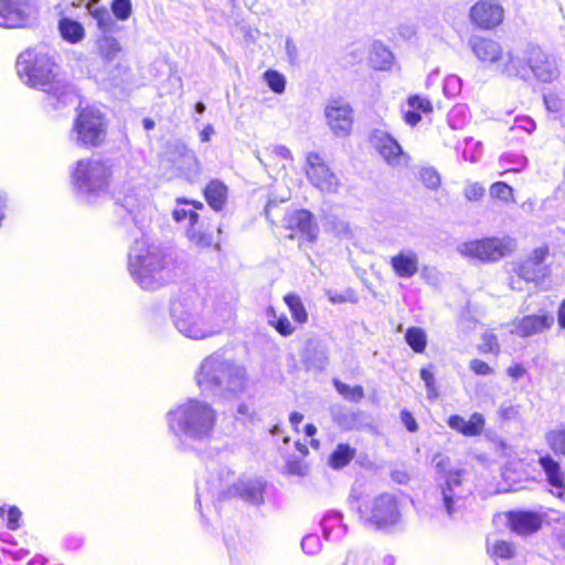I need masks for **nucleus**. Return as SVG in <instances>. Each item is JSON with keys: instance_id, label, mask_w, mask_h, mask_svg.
Instances as JSON below:
<instances>
[{"instance_id": "f257e3e1", "label": "nucleus", "mask_w": 565, "mask_h": 565, "mask_svg": "<svg viewBox=\"0 0 565 565\" xmlns=\"http://www.w3.org/2000/svg\"><path fill=\"white\" fill-rule=\"evenodd\" d=\"M170 317L174 328L185 338L204 340L220 334L234 320L232 302L207 305L193 288L181 290L171 301Z\"/></svg>"}, {"instance_id": "f03ea898", "label": "nucleus", "mask_w": 565, "mask_h": 565, "mask_svg": "<svg viewBox=\"0 0 565 565\" xmlns=\"http://www.w3.org/2000/svg\"><path fill=\"white\" fill-rule=\"evenodd\" d=\"M17 73L29 87L46 95L47 105L60 109L74 104L78 97L75 87L58 73V67L47 53L28 49L17 60Z\"/></svg>"}, {"instance_id": "7ed1b4c3", "label": "nucleus", "mask_w": 565, "mask_h": 565, "mask_svg": "<svg viewBox=\"0 0 565 565\" xmlns=\"http://www.w3.org/2000/svg\"><path fill=\"white\" fill-rule=\"evenodd\" d=\"M436 469V487L426 495V513L433 519H456L466 508L472 489L463 469L452 467L450 459L436 454L433 457Z\"/></svg>"}, {"instance_id": "20e7f679", "label": "nucleus", "mask_w": 565, "mask_h": 565, "mask_svg": "<svg viewBox=\"0 0 565 565\" xmlns=\"http://www.w3.org/2000/svg\"><path fill=\"white\" fill-rule=\"evenodd\" d=\"M169 433L182 445L204 444L213 438L217 412L207 402L188 398L166 415Z\"/></svg>"}, {"instance_id": "39448f33", "label": "nucleus", "mask_w": 565, "mask_h": 565, "mask_svg": "<svg viewBox=\"0 0 565 565\" xmlns=\"http://www.w3.org/2000/svg\"><path fill=\"white\" fill-rule=\"evenodd\" d=\"M195 382L203 392L236 396L245 391L247 379L243 366L215 352L202 361Z\"/></svg>"}, {"instance_id": "423d86ee", "label": "nucleus", "mask_w": 565, "mask_h": 565, "mask_svg": "<svg viewBox=\"0 0 565 565\" xmlns=\"http://www.w3.org/2000/svg\"><path fill=\"white\" fill-rule=\"evenodd\" d=\"M128 269L145 290H154L171 279L167 255L148 239H136L128 255Z\"/></svg>"}, {"instance_id": "0eeeda50", "label": "nucleus", "mask_w": 565, "mask_h": 565, "mask_svg": "<svg viewBox=\"0 0 565 565\" xmlns=\"http://www.w3.org/2000/svg\"><path fill=\"white\" fill-rule=\"evenodd\" d=\"M115 175V167L109 160L86 158L77 160L70 170L74 194L87 202L106 195Z\"/></svg>"}, {"instance_id": "6e6552de", "label": "nucleus", "mask_w": 565, "mask_h": 565, "mask_svg": "<svg viewBox=\"0 0 565 565\" xmlns=\"http://www.w3.org/2000/svg\"><path fill=\"white\" fill-rule=\"evenodd\" d=\"M358 513L365 526L375 530H388L402 522L399 502L395 494L388 492L362 499Z\"/></svg>"}, {"instance_id": "1a4fd4ad", "label": "nucleus", "mask_w": 565, "mask_h": 565, "mask_svg": "<svg viewBox=\"0 0 565 565\" xmlns=\"http://www.w3.org/2000/svg\"><path fill=\"white\" fill-rule=\"evenodd\" d=\"M232 471L221 468L217 478L206 480V491L218 499L238 497L245 502L259 504L263 502L264 483L258 479H239L231 483Z\"/></svg>"}, {"instance_id": "9d476101", "label": "nucleus", "mask_w": 565, "mask_h": 565, "mask_svg": "<svg viewBox=\"0 0 565 565\" xmlns=\"http://www.w3.org/2000/svg\"><path fill=\"white\" fill-rule=\"evenodd\" d=\"M516 248V241L510 236H493L465 242L458 246L463 257L482 263H494L510 255Z\"/></svg>"}, {"instance_id": "9b49d317", "label": "nucleus", "mask_w": 565, "mask_h": 565, "mask_svg": "<svg viewBox=\"0 0 565 565\" xmlns=\"http://www.w3.org/2000/svg\"><path fill=\"white\" fill-rule=\"evenodd\" d=\"M74 142L79 147L96 148L106 138V122L103 114L95 108H83L73 125Z\"/></svg>"}, {"instance_id": "f8f14e48", "label": "nucleus", "mask_w": 565, "mask_h": 565, "mask_svg": "<svg viewBox=\"0 0 565 565\" xmlns=\"http://www.w3.org/2000/svg\"><path fill=\"white\" fill-rule=\"evenodd\" d=\"M35 0H0V26L23 28L35 19Z\"/></svg>"}, {"instance_id": "ddd939ff", "label": "nucleus", "mask_w": 565, "mask_h": 565, "mask_svg": "<svg viewBox=\"0 0 565 565\" xmlns=\"http://www.w3.org/2000/svg\"><path fill=\"white\" fill-rule=\"evenodd\" d=\"M306 175L309 182L322 192L335 193L340 186L338 177L330 170L318 152L306 157Z\"/></svg>"}, {"instance_id": "4468645a", "label": "nucleus", "mask_w": 565, "mask_h": 565, "mask_svg": "<svg viewBox=\"0 0 565 565\" xmlns=\"http://www.w3.org/2000/svg\"><path fill=\"white\" fill-rule=\"evenodd\" d=\"M169 161L174 166L178 175L190 183L199 181L202 174V164L195 152L186 145L182 142L174 143L169 153Z\"/></svg>"}, {"instance_id": "2eb2a0df", "label": "nucleus", "mask_w": 565, "mask_h": 565, "mask_svg": "<svg viewBox=\"0 0 565 565\" xmlns=\"http://www.w3.org/2000/svg\"><path fill=\"white\" fill-rule=\"evenodd\" d=\"M527 73L542 83H551L559 75L556 60L537 46H531L525 51Z\"/></svg>"}, {"instance_id": "dca6fc26", "label": "nucleus", "mask_w": 565, "mask_h": 565, "mask_svg": "<svg viewBox=\"0 0 565 565\" xmlns=\"http://www.w3.org/2000/svg\"><path fill=\"white\" fill-rule=\"evenodd\" d=\"M547 255V247H537L526 259L513 264L512 271L524 279L525 282L539 284L543 281L548 274V268L544 264Z\"/></svg>"}, {"instance_id": "f3484780", "label": "nucleus", "mask_w": 565, "mask_h": 565, "mask_svg": "<svg viewBox=\"0 0 565 565\" xmlns=\"http://www.w3.org/2000/svg\"><path fill=\"white\" fill-rule=\"evenodd\" d=\"M504 10L497 0H479L470 9V19L480 29L490 30L502 23Z\"/></svg>"}, {"instance_id": "a211bd4d", "label": "nucleus", "mask_w": 565, "mask_h": 565, "mask_svg": "<svg viewBox=\"0 0 565 565\" xmlns=\"http://www.w3.org/2000/svg\"><path fill=\"white\" fill-rule=\"evenodd\" d=\"M370 141L381 157L391 166L401 164L406 157L401 145L385 131L380 129L374 130L371 134Z\"/></svg>"}, {"instance_id": "6ab92c4d", "label": "nucleus", "mask_w": 565, "mask_h": 565, "mask_svg": "<svg viewBox=\"0 0 565 565\" xmlns=\"http://www.w3.org/2000/svg\"><path fill=\"white\" fill-rule=\"evenodd\" d=\"M507 519L510 530L522 536L537 532L543 523L542 515L533 511H510Z\"/></svg>"}, {"instance_id": "aec40b11", "label": "nucleus", "mask_w": 565, "mask_h": 565, "mask_svg": "<svg viewBox=\"0 0 565 565\" xmlns=\"http://www.w3.org/2000/svg\"><path fill=\"white\" fill-rule=\"evenodd\" d=\"M554 323V316L530 315L513 321L512 332L522 338H527L548 330Z\"/></svg>"}, {"instance_id": "412c9836", "label": "nucleus", "mask_w": 565, "mask_h": 565, "mask_svg": "<svg viewBox=\"0 0 565 565\" xmlns=\"http://www.w3.org/2000/svg\"><path fill=\"white\" fill-rule=\"evenodd\" d=\"M326 117L335 135H348L352 127V109L348 104L334 100L326 108Z\"/></svg>"}, {"instance_id": "4be33fe9", "label": "nucleus", "mask_w": 565, "mask_h": 565, "mask_svg": "<svg viewBox=\"0 0 565 565\" xmlns=\"http://www.w3.org/2000/svg\"><path fill=\"white\" fill-rule=\"evenodd\" d=\"M539 465L552 488L551 492L557 498H562L565 492V472L562 470L559 462L550 455H545L540 457Z\"/></svg>"}, {"instance_id": "5701e85b", "label": "nucleus", "mask_w": 565, "mask_h": 565, "mask_svg": "<svg viewBox=\"0 0 565 565\" xmlns=\"http://www.w3.org/2000/svg\"><path fill=\"white\" fill-rule=\"evenodd\" d=\"M390 265L398 278L409 279L418 273L419 258L415 250L402 249L391 257Z\"/></svg>"}, {"instance_id": "b1692460", "label": "nucleus", "mask_w": 565, "mask_h": 565, "mask_svg": "<svg viewBox=\"0 0 565 565\" xmlns=\"http://www.w3.org/2000/svg\"><path fill=\"white\" fill-rule=\"evenodd\" d=\"M448 426L466 437L480 436L486 426L484 416L480 413H473L467 420L460 415H451L447 419Z\"/></svg>"}, {"instance_id": "393cba45", "label": "nucleus", "mask_w": 565, "mask_h": 565, "mask_svg": "<svg viewBox=\"0 0 565 565\" xmlns=\"http://www.w3.org/2000/svg\"><path fill=\"white\" fill-rule=\"evenodd\" d=\"M320 526L327 542H340L348 533V525L343 522V515L338 511L327 512L321 519Z\"/></svg>"}, {"instance_id": "a878e982", "label": "nucleus", "mask_w": 565, "mask_h": 565, "mask_svg": "<svg viewBox=\"0 0 565 565\" xmlns=\"http://www.w3.org/2000/svg\"><path fill=\"white\" fill-rule=\"evenodd\" d=\"M471 49L479 61L488 64H500L503 58L501 45L490 39H475L471 41Z\"/></svg>"}, {"instance_id": "bb28decb", "label": "nucleus", "mask_w": 565, "mask_h": 565, "mask_svg": "<svg viewBox=\"0 0 565 565\" xmlns=\"http://www.w3.org/2000/svg\"><path fill=\"white\" fill-rule=\"evenodd\" d=\"M285 225L291 231H297L309 241L317 234V226L313 223L312 214L306 210L295 211L285 218Z\"/></svg>"}, {"instance_id": "cd10ccee", "label": "nucleus", "mask_w": 565, "mask_h": 565, "mask_svg": "<svg viewBox=\"0 0 565 565\" xmlns=\"http://www.w3.org/2000/svg\"><path fill=\"white\" fill-rule=\"evenodd\" d=\"M527 67L525 55L521 58L513 55L511 52L505 53L500 64H498V70L502 74L509 77H520L522 79L527 78Z\"/></svg>"}, {"instance_id": "c85d7f7f", "label": "nucleus", "mask_w": 565, "mask_h": 565, "mask_svg": "<svg viewBox=\"0 0 565 565\" xmlns=\"http://www.w3.org/2000/svg\"><path fill=\"white\" fill-rule=\"evenodd\" d=\"M228 195L227 186L218 179L211 180L205 189L204 196L209 205L214 211H222L226 204Z\"/></svg>"}, {"instance_id": "c756f323", "label": "nucleus", "mask_w": 565, "mask_h": 565, "mask_svg": "<svg viewBox=\"0 0 565 565\" xmlns=\"http://www.w3.org/2000/svg\"><path fill=\"white\" fill-rule=\"evenodd\" d=\"M98 1H89L87 9L89 14L96 20L99 30L105 34L117 32L118 25L109 11L105 7H98Z\"/></svg>"}, {"instance_id": "7c9ffc66", "label": "nucleus", "mask_w": 565, "mask_h": 565, "mask_svg": "<svg viewBox=\"0 0 565 565\" xmlns=\"http://www.w3.org/2000/svg\"><path fill=\"white\" fill-rule=\"evenodd\" d=\"M194 209H203V203L189 201L185 199H178L177 205L172 213L173 218L179 223L186 221L189 226L196 224L199 214L194 211Z\"/></svg>"}, {"instance_id": "2f4dec72", "label": "nucleus", "mask_w": 565, "mask_h": 565, "mask_svg": "<svg viewBox=\"0 0 565 565\" xmlns=\"http://www.w3.org/2000/svg\"><path fill=\"white\" fill-rule=\"evenodd\" d=\"M97 47L102 58L108 63L115 62L121 52L118 40L109 34L102 35L98 39Z\"/></svg>"}, {"instance_id": "473e14b6", "label": "nucleus", "mask_w": 565, "mask_h": 565, "mask_svg": "<svg viewBox=\"0 0 565 565\" xmlns=\"http://www.w3.org/2000/svg\"><path fill=\"white\" fill-rule=\"evenodd\" d=\"M58 29L64 40L71 43H77L84 39V26L70 18H63L58 22Z\"/></svg>"}, {"instance_id": "72a5a7b5", "label": "nucleus", "mask_w": 565, "mask_h": 565, "mask_svg": "<svg viewBox=\"0 0 565 565\" xmlns=\"http://www.w3.org/2000/svg\"><path fill=\"white\" fill-rule=\"evenodd\" d=\"M356 450L348 444H339L329 457V465L333 469H342L355 457Z\"/></svg>"}, {"instance_id": "f704fd0d", "label": "nucleus", "mask_w": 565, "mask_h": 565, "mask_svg": "<svg viewBox=\"0 0 565 565\" xmlns=\"http://www.w3.org/2000/svg\"><path fill=\"white\" fill-rule=\"evenodd\" d=\"M370 63L375 70L384 71L393 63L392 52L381 43H374L370 53Z\"/></svg>"}, {"instance_id": "c9c22d12", "label": "nucleus", "mask_w": 565, "mask_h": 565, "mask_svg": "<svg viewBox=\"0 0 565 565\" xmlns=\"http://www.w3.org/2000/svg\"><path fill=\"white\" fill-rule=\"evenodd\" d=\"M487 552L492 558L510 559L515 554L514 545L504 540H487Z\"/></svg>"}, {"instance_id": "e433bc0d", "label": "nucleus", "mask_w": 565, "mask_h": 565, "mask_svg": "<svg viewBox=\"0 0 565 565\" xmlns=\"http://www.w3.org/2000/svg\"><path fill=\"white\" fill-rule=\"evenodd\" d=\"M116 202L127 211V213L134 215L141 206H143L145 198L132 189L122 195L116 196Z\"/></svg>"}, {"instance_id": "4c0bfd02", "label": "nucleus", "mask_w": 565, "mask_h": 565, "mask_svg": "<svg viewBox=\"0 0 565 565\" xmlns=\"http://www.w3.org/2000/svg\"><path fill=\"white\" fill-rule=\"evenodd\" d=\"M499 163L505 172H519L527 166V158L518 152H505L501 154Z\"/></svg>"}, {"instance_id": "58836bf2", "label": "nucleus", "mask_w": 565, "mask_h": 565, "mask_svg": "<svg viewBox=\"0 0 565 565\" xmlns=\"http://www.w3.org/2000/svg\"><path fill=\"white\" fill-rule=\"evenodd\" d=\"M284 300L296 322L301 324L307 322L308 313L299 296L288 294L284 297Z\"/></svg>"}, {"instance_id": "ea45409f", "label": "nucleus", "mask_w": 565, "mask_h": 565, "mask_svg": "<svg viewBox=\"0 0 565 565\" xmlns=\"http://www.w3.org/2000/svg\"><path fill=\"white\" fill-rule=\"evenodd\" d=\"M406 343L416 353H423L427 345V337L425 331L418 327L408 328L405 333Z\"/></svg>"}, {"instance_id": "a19ab883", "label": "nucleus", "mask_w": 565, "mask_h": 565, "mask_svg": "<svg viewBox=\"0 0 565 565\" xmlns=\"http://www.w3.org/2000/svg\"><path fill=\"white\" fill-rule=\"evenodd\" d=\"M458 150L461 151L462 159L469 162H477L482 156L481 142L475 141L472 138H466L463 146H458Z\"/></svg>"}, {"instance_id": "79ce46f5", "label": "nucleus", "mask_w": 565, "mask_h": 565, "mask_svg": "<svg viewBox=\"0 0 565 565\" xmlns=\"http://www.w3.org/2000/svg\"><path fill=\"white\" fill-rule=\"evenodd\" d=\"M186 237L199 248H206L212 245L213 236L211 233L201 231L196 224H192L186 228Z\"/></svg>"}, {"instance_id": "37998d69", "label": "nucleus", "mask_w": 565, "mask_h": 565, "mask_svg": "<svg viewBox=\"0 0 565 565\" xmlns=\"http://www.w3.org/2000/svg\"><path fill=\"white\" fill-rule=\"evenodd\" d=\"M333 385L337 392L342 395L345 399L351 402H359L364 396V390L360 385L350 386L342 383L340 380H333Z\"/></svg>"}, {"instance_id": "c03bdc74", "label": "nucleus", "mask_w": 565, "mask_h": 565, "mask_svg": "<svg viewBox=\"0 0 565 565\" xmlns=\"http://www.w3.org/2000/svg\"><path fill=\"white\" fill-rule=\"evenodd\" d=\"M264 79L276 94H282L286 88V78L277 71L269 70L264 73Z\"/></svg>"}, {"instance_id": "a18cd8bd", "label": "nucleus", "mask_w": 565, "mask_h": 565, "mask_svg": "<svg viewBox=\"0 0 565 565\" xmlns=\"http://www.w3.org/2000/svg\"><path fill=\"white\" fill-rule=\"evenodd\" d=\"M303 553L310 556L318 555L322 550V543L318 534H307L301 540Z\"/></svg>"}, {"instance_id": "49530a36", "label": "nucleus", "mask_w": 565, "mask_h": 565, "mask_svg": "<svg viewBox=\"0 0 565 565\" xmlns=\"http://www.w3.org/2000/svg\"><path fill=\"white\" fill-rule=\"evenodd\" d=\"M490 195L504 203L513 202V189L504 182H495L490 186Z\"/></svg>"}, {"instance_id": "de8ad7c7", "label": "nucleus", "mask_w": 565, "mask_h": 565, "mask_svg": "<svg viewBox=\"0 0 565 565\" xmlns=\"http://www.w3.org/2000/svg\"><path fill=\"white\" fill-rule=\"evenodd\" d=\"M548 446L558 454L565 456V429L552 430L546 435Z\"/></svg>"}, {"instance_id": "09e8293b", "label": "nucleus", "mask_w": 565, "mask_h": 565, "mask_svg": "<svg viewBox=\"0 0 565 565\" xmlns=\"http://www.w3.org/2000/svg\"><path fill=\"white\" fill-rule=\"evenodd\" d=\"M360 414L354 412H347L343 414H333L334 420L343 429H354L360 423Z\"/></svg>"}, {"instance_id": "8fccbe9b", "label": "nucleus", "mask_w": 565, "mask_h": 565, "mask_svg": "<svg viewBox=\"0 0 565 565\" xmlns=\"http://www.w3.org/2000/svg\"><path fill=\"white\" fill-rule=\"evenodd\" d=\"M111 11L118 20L126 21L129 19L132 11L130 0H114Z\"/></svg>"}, {"instance_id": "3c124183", "label": "nucleus", "mask_w": 565, "mask_h": 565, "mask_svg": "<svg viewBox=\"0 0 565 565\" xmlns=\"http://www.w3.org/2000/svg\"><path fill=\"white\" fill-rule=\"evenodd\" d=\"M420 379L424 381L429 399H435L438 396V391L435 383L434 373L429 367H423L420 370Z\"/></svg>"}, {"instance_id": "603ef678", "label": "nucleus", "mask_w": 565, "mask_h": 565, "mask_svg": "<svg viewBox=\"0 0 565 565\" xmlns=\"http://www.w3.org/2000/svg\"><path fill=\"white\" fill-rule=\"evenodd\" d=\"M449 124L452 128H460L467 120V108L465 105L455 106L448 116Z\"/></svg>"}, {"instance_id": "864d4df0", "label": "nucleus", "mask_w": 565, "mask_h": 565, "mask_svg": "<svg viewBox=\"0 0 565 565\" xmlns=\"http://www.w3.org/2000/svg\"><path fill=\"white\" fill-rule=\"evenodd\" d=\"M419 178L428 189H437L440 184V178L437 171L433 168L422 169L419 172Z\"/></svg>"}, {"instance_id": "5fc2aeb1", "label": "nucleus", "mask_w": 565, "mask_h": 565, "mask_svg": "<svg viewBox=\"0 0 565 565\" xmlns=\"http://www.w3.org/2000/svg\"><path fill=\"white\" fill-rule=\"evenodd\" d=\"M461 92V79L457 75H449L444 82V94L447 97H456Z\"/></svg>"}, {"instance_id": "6e6d98bb", "label": "nucleus", "mask_w": 565, "mask_h": 565, "mask_svg": "<svg viewBox=\"0 0 565 565\" xmlns=\"http://www.w3.org/2000/svg\"><path fill=\"white\" fill-rule=\"evenodd\" d=\"M536 128L535 121L529 116H518L514 119V124L511 126L510 130L512 132L522 130L526 134H532Z\"/></svg>"}, {"instance_id": "4d7b16f0", "label": "nucleus", "mask_w": 565, "mask_h": 565, "mask_svg": "<svg viewBox=\"0 0 565 565\" xmlns=\"http://www.w3.org/2000/svg\"><path fill=\"white\" fill-rule=\"evenodd\" d=\"M463 194L468 201H479L484 195V188L477 182L469 183L466 185Z\"/></svg>"}, {"instance_id": "13d9d810", "label": "nucleus", "mask_w": 565, "mask_h": 565, "mask_svg": "<svg viewBox=\"0 0 565 565\" xmlns=\"http://www.w3.org/2000/svg\"><path fill=\"white\" fill-rule=\"evenodd\" d=\"M286 470L290 475L305 476L307 473V466L302 459H288Z\"/></svg>"}, {"instance_id": "bf43d9fd", "label": "nucleus", "mask_w": 565, "mask_h": 565, "mask_svg": "<svg viewBox=\"0 0 565 565\" xmlns=\"http://www.w3.org/2000/svg\"><path fill=\"white\" fill-rule=\"evenodd\" d=\"M408 106L414 110H422L423 113H429L433 109L430 102L418 95L408 97Z\"/></svg>"}, {"instance_id": "052dcab7", "label": "nucleus", "mask_w": 565, "mask_h": 565, "mask_svg": "<svg viewBox=\"0 0 565 565\" xmlns=\"http://www.w3.org/2000/svg\"><path fill=\"white\" fill-rule=\"evenodd\" d=\"M274 328L279 334L284 337H288L295 331V328L291 326L289 319L285 315L279 316V319L276 321Z\"/></svg>"}, {"instance_id": "680f3d73", "label": "nucleus", "mask_w": 565, "mask_h": 565, "mask_svg": "<svg viewBox=\"0 0 565 565\" xmlns=\"http://www.w3.org/2000/svg\"><path fill=\"white\" fill-rule=\"evenodd\" d=\"M469 367L477 375H489L492 373V369L489 366V364L479 359L471 360Z\"/></svg>"}, {"instance_id": "e2e57ef3", "label": "nucleus", "mask_w": 565, "mask_h": 565, "mask_svg": "<svg viewBox=\"0 0 565 565\" xmlns=\"http://www.w3.org/2000/svg\"><path fill=\"white\" fill-rule=\"evenodd\" d=\"M21 511L17 507H11L8 510L7 526L10 530H17L20 526Z\"/></svg>"}, {"instance_id": "0e129e2a", "label": "nucleus", "mask_w": 565, "mask_h": 565, "mask_svg": "<svg viewBox=\"0 0 565 565\" xmlns=\"http://www.w3.org/2000/svg\"><path fill=\"white\" fill-rule=\"evenodd\" d=\"M422 277L431 285H436L440 280L439 271L434 267L424 266L422 269Z\"/></svg>"}, {"instance_id": "69168bd1", "label": "nucleus", "mask_w": 565, "mask_h": 565, "mask_svg": "<svg viewBox=\"0 0 565 565\" xmlns=\"http://www.w3.org/2000/svg\"><path fill=\"white\" fill-rule=\"evenodd\" d=\"M285 51L289 62L296 64L298 61V47L291 38L286 39Z\"/></svg>"}, {"instance_id": "338daca9", "label": "nucleus", "mask_w": 565, "mask_h": 565, "mask_svg": "<svg viewBox=\"0 0 565 565\" xmlns=\"http://www.w3.org/2000/svg\"><path fill=\"white\" fill-rule=\"evenodd\" d=\"M500 417L510 420L518 416L519 411L518 407L512 404H502L499 408Z\"/></svg>"}, {"instance_id": "774afa93", "label": "nucleus", "mask_w": 565, "mask_h": 565, "mask_svg": "<svg viewBox=\"0 0 565 565\" xmlns=\"http://www.w3.org/2000/svg\"><path fill=\"white\" fill-rule=\"evenodd\" d=\"M401 419L408 431L414 433L418 429V425H417L415 418L408 411L404 409L401 412Z\"/></svg>"}]
</instances>
